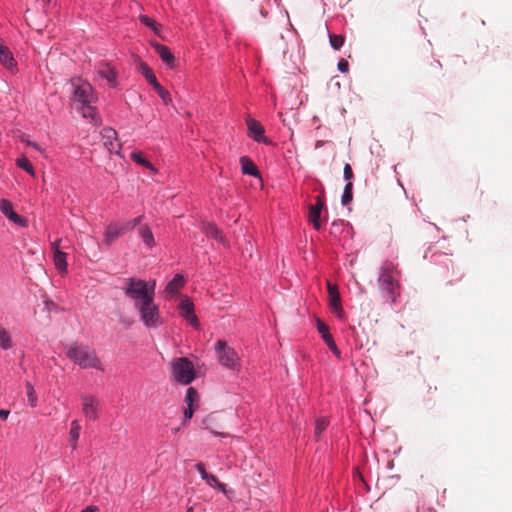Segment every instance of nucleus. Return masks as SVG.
<instances>
[{
	"mask_svg": "<svg viewBox=\"0 0 512 512\" xmlns=\"http://www.w3.org/2000/svg\"><path fill=\"white\" fill-rule=\"evenodd\" d=\"M125 295L135 301L143 320H154L158 307L154 304L156 281L131 277L125 280Z\"/></svg>",
	"mask_w": 512,
	"mask_h": 512,
	"instance_id": "obj_1",
	"label": "nucleus"
},
{
	"mask_svg": "<svg viewBox=\"0 0 512 512\" xmlns=\"http://www.w3.org/2000/svg\"><path fill=\"white\" fill-rule=\"evenodd\" d=\"M66 355L81 368H94L101 371L104 370L96 352L86 345H78L76 343L71 344L66 348Z\"/></svg>",
	"mask_w": 512,
	"mask_h": 512,
	"instance_id": "obj_2",
	"label": "nucleus"
},
{
	"mask_svg": "<svg viewBox=\"0 0 512 512\" xmlns=\"http://www.w3.org/2000/svg\"><path fill=\"white\" fill-rule=\"evenodd\" d=\"M172 376L177 382L188 385L195 378L193 363L185 357L177 358L172 362Z\"/></svg>",
	"mask_w": 512,
	"mask_h": 512,
	"instance_id": "obj_3",
	"label": "nucleus"
},
{
	"mask_svg": "<svg viewBox=\"0 0 512 512\" xmlns=\"http://www.w3.org/2000/svg\"><path fill=\"white\" fill-rule=\"evenodd\" d=\"M216 358L227 369L236 370L240 367V358L237 352L229 347L224 340H218L215 345Z\"/></svg>",
	"mask_w": 512,
	"mask_h": 512,
	"instance_id": "obj_4",
	"label": "nucleus"
},
{
	"mask_svg": "<svg viewBox=\"0 0 512 512\" xmlns=\"http://www.w3.org/2000/svg\"><path fill=\"white\" fill-rule=\"evenodd\" d=\"M71 86L73 88L72 101L77 104L93 103L96 96L93 91V87L87 81L81 78H75L71 80Z\"/></svg>",
	"mask_w": 512,
	"mask_h": 512,
	"instance_id": "obj_5",
	"label": "nucleus"
},
{
	"mask_svg": "<svg viewBox=\"0 0 512 512\" xmlns=\"http://www.w3.org/2000/svg\"><path fill=\"white\" fill-rule=\"evenodd\" d=\"M399 272L397 270V265L391 261L383 262L380 268V274L378 278V285H392L399 283L397 276Z\"/></svg>",
	"mask_w": 512,
	"mask_h": 512,
	"instance_id": "obj_6",
	"label": "nucleus"
},
{
	"mask_svg": "<svg viewBox=\"0 0 512 512\" xmlns=\"http://www.w3.org/2000/svg\"><path fill=\"white\" fill-rule=\"evenodd\" d=\"M327 290H328L329 307L335 317L341 318L343 309H342L340 295L338 292V287H337V285L332 284L330 281H328L327 282Z\"/></svg>",
	"mask_w": 512,
	"mask_h": 512,
	"instance_id": "obj_7",
	"label": "nucleus"
},
{
	"mask_svg": "<svg viewBox=\"0 0 512 512\" xmlns=\"http://www.w3.org/2000/svg\"><path fill=\"white\" fill-rule=\"evenodd\" d=\"M248 126V136L251 137L254 141L259 143H264L266 145H271L272 141L269 140L267 137H265L264 133V127L262 124L252 118H248L247 121Z\"/></svg>",
	"mask_w": 512,
	"mask_h": 512,
	"instance_id": "obj_8",
	"label": "nucleus"
},
{
	"mask_svg": "<svg viewBox=\"0 0 512 512\" xmlns=\"http://www.w3.org/2000/svg\"><path fill=\"white\" fill-rule=\"evenodd\" d=\"M317 330L321 334L323 340L328 345L332 353L338 358L341 359V352L338 349L331 333L329 332V327L325 322H317Z\"/></svg>",
	"mask_w": 512,
	"mask_h": 512,
	"instance_id": "obj_9",
	"label": "nucleus"
},
{
	"mask_svg": "<svg viewBox=\"0 0 512 512\" xmlns=\"http://www.w3.org/2000/svg\"><path fill=\"white\" fill-rule=\"evenodd\" d=\"M102 138L104 146L110 153H119L118 148L120 145L117 143V133L112 128H104L102 131Z\"/></svg>",
	"mask_w": 512,
	"mask_h": 512,
	"instance_id": "obj_10",
	"label": "nucleus"
},
{
	"mask_svg": "<svg viewBox=\"0 0 512 512\" xmlns=\"http://www.w3.org/2000/svg\"><path fill=\"white\" fill-rule=\"evenodd\" d=\"M180 315L186 320H198L194 313V304L187 296H182L178 304Z\"/></svg>",
	"mask_w": 512,
	"mask_h": 512,
	"instance_id": "obj_11",
	"label": "nucleus"
},
{
	"mask_svg": "<svg viewBox=\"0 0 512 512\" xmlns=\"http://www.w3.org/2000/svg\"><path fill=\"white\" fill-rule=\"evenodd\" d=\"M379 290L381 292L382 297L388 303H394L397 298L400 296V284H388V285H379Z\"/></svg>",
	"mask_w": 512,
	"mask_h": 512,
	"instance_id": "obj_12",
	"label": "nucleus"
},
{
	"mask_svg": "<svg viewBox=\"0 0 512 512\" xmlns=\"http://www.w3.org/2000/svg\"><path fill=\"white\" fill-rule=\"evenodd\" d=\"M82 412L90 420L97 419V402L90 396H82Z\"/></svg>",
	"mask_w": 512,
	"mask_h": 512,
	"instance_id": "obj_13",
	"label": "nucleus"
},
{
	"mask_svg": "<svg viewBox=\"0 0 512 512\" xmlns=\"http://www.w3.org/2000/svg\"><path fill=\"white\" fill-rule=\"evenodd\" d=\"M185 280L184 277L180 274H176L174 278L168 282L164 289L165 297H173L177 295L180 289L184 286Z\"/></svg>",
	"mask_w": 512,
	"mask_h": 512,
	"instance_id": "obj_14",
	"label": "nucleus"
},
{
	"mask_svg": "<svg viewBox=\"0 0 512 512\" xmlns=\"http://www.w3.org/2000/svg\"><path fill=\"white\" fill-rule=\"evenodd\" d=\"M0 62L6 69L10 70L11 72L16 70V61L8 47L5 46L3 42L0 44Z\"/></svg>",
	"mask_w": 512,
	"mask_h": 512,
	"instance_id": "obj_15",
	"label": "nucleus"
},
{
	"mask_svg": "<svg viewBox=\"0 0 512 512\" xmlns=\"http://www.w3.org/2000/svg\"><path fill=\"white\" fill-rule=\"evenodd\" d=\"M323 206H324V203L320 196L317 197L316 204L310 206L309 221H310V223L313 224V226L316 230H319L321 228L320 214H321V210H322Z\"/></svg>",
	"mask_w": 512,
	"mask_h": 512,
	"instance_id": "obj_16",
	"label": "nucleus"
},
{
	"mask_svg": "<svg viewBox=\"0 0 512 512\" xmlns=\"http://www.w3.org/2000/svg\"><path fill=\"white\" fill-rule=\"evenodd\" d=\"M97 74L107 80L110 86L116 85V72L113 67L110 66L108 63H101L98 66Z\"/></svg>",
	"mask_w": 512,
	"mask_h": 512,
	"instance_id": "obj_17",
	"label": "nucleus"
},
{
	"mask_svg": "<svg viewBox=\"0 0 512 512\" xmlns=\"http://www.w3.org/2000/svg\"><path fill=\"white\" fill-rule=\"evenodd\" d=\"M125 232V228L117 224L111 223L108 225L104 234V242L111 245L117 238Z\"/></svg>",
	"mask_w": 512,
	"mask_h": 512,
	"instance_id": "obj_18",
	"label": "nucleus"
},
{
	"mask_svg": "<svg viewBox=\"0 0 512 512\" xmlns=\"http://www.w3.org/2000/svg\"><path fill=\"white\" fill-rule=\"evenodd\" d=\"M203 232L209 238H213L218 243L226 245L225 237L222 232L212 223H206L203 225Z\"/></svg>",
	"mask_w": 512,
	"mask_h": 512,
	"instance_id": "obj_19",
	"label": "nucleus"
},
{
	"mask_svg": "<svg viewBox=\"0 0 512 512\" xmlns=\"http://www.w3.org/2000/svg\"><path fill=\"white\" fill-rule=\"evenodd\" d=\"M154 48L165 64L170 67L174 65L175 57L167 46L162 44H155Z\"/></svg>",
	"mask_w": 512,
	"mask_h": 512,
	"instance_id": "obj_20",
	"label": "nucleus"
},
{
	"mask_svg": "<svg viewBox=\"0 0 512 512\" xmlns=\"http://www.w3.org/2000/svg\"><path fill=\"white\" fill-rule=\"evenodd\" d=\"M138 70L146 78V80L153 86V88H157V86L160 85L152 69L146 63L140 62L138 64Z\"/></svg>",
	"mask_w": 512,
	"mask_h": 512,
	"instance_id": "obj_21",
	"label": "nucleus"
},
{
	"mask_svg": "<svg viewBox=\"0 0 512 512\" xmlns=\"http://www.w3.org/2000/svg\"><path fill=\"white\" fill-rule=\"evenodd\" d=\"M77 109L81 112L84 118L91 119L94 124L98 123L96 110L92 106V103L78 104Z\"/></svg>",
	"mask_w": 512,
	"mask_h": 512,
	"instance_id": "obj_22",
	"label": "nucleus"
},
{
	"mask_svg": "<svg viewBox=\"0 0 512 512\" xmlns=\"http://www.w3.org/2000/svg\"><path fill=\"white\" fill-rule=\"evenodd\" d=\"M240 164L243 174L258 176L259 171L253 161L247 157L243 156L240 158Z\"/></svg>",
	"mask_w": 512,
	"mask_h": 512,
	"instance_id": "obj_23",
	"label": "nucleus"
},
{
	"mask_svg": "<svg viewBox=\"0 0 512 512\" xmlns=\"http://www.w3.org/2000/svg\"><path fill=\"white\" fill-rule=\"evenodd\" d=\"M139 235L143 241V243L148 247V248H153L155 246V240H154V236H153V233L150 229L149 226L147 225H143L139 228Z\"/></svg>",
	"mask_w": 512,
	"mask_h": 512,
	"instance_id": "obj_24",
	"label": "nucleus"
},
{
	"mask_svg": "<svg viewBox=\"0 0 512 512\" xmlns=\"http://www.w3.org/2000/svg\"><path fill=\"white\" fill-rule=\"evenodd\" d=\"M80 430H81V427H80L79 422L77 420H73L71 422V428H70V432H69V442L73 449H75L77 447V441L80 436Z\"/></svg>",
	"mask_w": 512,
	"mask_h": 512,
	"instance_id": "obj_25",
	"label": "nucleus"
},
{
	"mask_svg": "<svg viewBox=\"0 0 512 512\" xmlns=\"http://www.w3.org/2000/svg\"><path fill=\"white\" fill-rule=\"evenodd\" d=\"M66 253L61 250H57L56 253L53 254V260L55 267L61 272L67 271V262H66Z\"/></svg>",
	"mask_w": 512,
	"mask_h": 512,
	"instance_id": "obj_26",
	"label": "nucleus"
},
{
	"mask_svg": "<svg viewBox=\"0 0 512 512\" xmlns=\"http://www.w3.org/2000/svg\"><path fill=\"white\" fill-rule=\"evenodd\" d=\"M131 159L136 162L137 164L145 167V168H148V169H151V170H154V167L153 165L150 163V161H148L144 155L142 154V152H133L131 154Z\"/></svg>",
	"mask_w": 512,
	"mask_h": 512,
	"instance_id": "obj_27",
	"label": "nucleus"
},
{
	"mask_svg": "<svg viewBox=\"0 0 512 512\" xmlns=\"http://www.w3.org/2000/svg\"><path fill=\"white\" fill-rule=\"evenodd\" d=\"M0 347L4 350L12 347V340L10 334L0 326Z\"/></svg>",
	"mask_w": 512,
	"mask_h": 512,
	"instance_id": "obj_28",
	"label": "nucleus"
},
{
	"mask_svg": "<svg viewBox=\"0 0 512 512\" xmlns=\"http://www.w3.org/2000/svg\"><path fill=\"white\" fill-rule=\"evenodd\" d=\"M16 164L19 168L25 170L30 175H32V176L35 175L34 168L27 157L22 156V157L18 158L16 161Z\"/></svg>",
	"mask_w": 512,
	"mask_h": 512,
	"instance_id": "obj_29",
	"label": "nucleus"
},
{
	"mask_svg": "<svg viewBox=\"0 0 512 512\" xmlns=\"http://www.w3.org/2000/svg\"><path fill=\"white\" fill-rule=\"evenodd\" d=\"M352 189H353V183L347 182L344 187V192H343V195L341 198V202L343 205H347L349 202L352 201V199H353Z\"/></svg>",
	"mask_w": 512,
	"mask_h": 512,
	"instance_id": "obj_30",
	"label": "nucleus"
},
{
	"mask_svg": "<svg viewBox=\"0 0 512 512\" xmlns=\"http://www.w3.org/2000/svg\"><path fill=\"white\" fill-rule=\"evenodd\" d=\"M26 392L28 397V402L31 407H35L37 405V395L35 390L30 382H26Z\"/></svg>",
	"mask_w": 512,
	"mask_h": 512,
	"instance_id": "obj_31",
	"label": "nucleus"
},
{
	"mask_svg": "<svg viewBox=\"0 0 512 512\" xmlns=\"http://www.w3.org/2000/svg\"><path fill=\"white\" fill-rule=\"evenodd\" d=\"M329 41H330V45L335 50H339L343 46L345 38L342 35L330 34Z\"/></svg>",
	"mask_w": 512,
	"mask_h": 512,
	"instance_id": "obj_32",
	"label": "nucleus"
},
{
	"mask_svg": "<svg viewBox=\"0 0 512 512\" xmlns=\"http://www.w3.org/2000/svg\"><path fill=\"white\" fill-rule=\"evenodd\" d=\"M328 421L325 418H319L316 420L314 434L318 438L320 434L327 428Z\"/></svg>",
	"mask_w": 512,
	"mask_h": 512,
	"instance_id": "obj_33",
	"label": "nucleus"
},
{
	"mask_svg": "<svg viewBox=\"0 0 512 512\" xmlns=\"http://www.w3.org/2000/svg\"><path fill=\"white\" fill-rule=\"evenodd\" d=\"M205 481L209 486L218 488L224 493L226 492L225 484L221 483L214 475L210 474V476Z\"/></svg>",
	"mask_w": 512,
	"mask_h": 512,
	"instance_id": "obj_34",
	"label": "nucleus"
},
{
	"mask_svg": "<svg viewBox=\"0 0 512 512\" xmlns=\"http://www.w3.org/2000/svg\"><path fill=\"white\" fill-rule=\"evenodd\" d=\"M197 399H198L197 391L193 387L188 388L186 397H185V402L187 403V406H190V407L193 406V403L195 401H197Z\"/></svg>",
	"mask_w": 512,
	"mask_h": 512,
	"instance_id": "obj_35",
	"label": "nucleus"
},
{
	"mask_svg": "<svg viewBox=\"0 0 512 512\" xmlns=\"http://www.w3.org/2000/svg\"><path fill=\"white\" fill-rule=\"evenodd\" d=\"M154 89L157 91L158 95L163 100L165 105H168L172 102L170 93L167 90H165L161 85L157 86V88Z\"/></svg>",
	"mask_w": 512,
	"mask_h": 512,
	"instance_id": "obj_36",
	"label": "nucleus"
},
{
	"mask_svg": "<svg viewBox=\"0 0 512 512\" xmlns=\"http://www.w3.org/2000/svg\"><path fill=\"white\" fill-rule=\"evenodd\" d=\"M0 210L7 217L11 212H13L12 203L9 200L2 199L0 201Z\"/></svg>",
	"mask_w": 512,
	"mask_h": 512,
	"instance_id": "obj_37",
	"label": "nucleus"
},
{
	"mask_svg": "<svg viewBox=\"0 0 512 512\" xmlns=\"http://www.w3.org/2000/svg\"><path fill=\"white\" fill-rule=\"evenodd\" d=\"M140 21L145 24L146 26L150 27L151 29H153L155 32L157 31V28H158V24L156 23L155 20L151 19L150 17L146 16V15H141L139 17Z\"/></svg>",
	"mask_w": 512,
	"mask_h": 512,
	"instance_id": "obj_38",
	"label": "nucleus"
},
{
	"mask_svg": "<svg viewBox=\"0 0 512 512\" xmlns=\"http://www.w3.org/2000/svg\"><path fill=\"white\" fill-rule=\"evenodd\" d=\"M7 218L14 222L15 224H18L20 226H26L27 221L22 218L20 215H18L15 211L11 212Z\"/></svg>",
	"mask_w": 512,
	"mask_h": 512,
	"instance_id": "obj_39",
	"label": "nucleus"
},
{
	"mask_svg": "<svg viewBox=\"0 0 512 512\" xmlns=\"http://www.w3.org/2000/svg\"><path fill=\"white\" fill-rule=\"evenodd\" d=\"M143 216L136 217L132 221L126 222L122 225L125 228V232L134 229L137 225H139L142 221Z\"/></svg>",
	"mask_w": 512,
	"mask_h": 512,
	"instance_id": "obj_40",
	"label": "nucleus"
},
{
	"mask_svg": "<svg viewBox=\"0 0 512 512\" xmlns=\"http://www.w3.org/2000/svg\"><path fill=\"white\" fill-rule=\"evenodd\" d=\"M195 468L199 472V474L201 475V478L203 480H207V478L210 476V474L205 469L204 463H202V462L197 463Z\"/></svg>",
	"mask_w": 512,
	"mask_h": 512,
	"instance_id": "obj_41",
	"label": "nucleus"
},
{
	"mask_svg": "<svg viewBox=\"0 0 512 512\" xmlns=\"http://www.w3.org/2000/svg\"><path fill=\"white\" fill-rule=\"evenodd\" d=\"M343 176H344L345 180H347L348 182H351L354 175H353V170L349 164L344 165Z\"/></svg>",
	"mask_w": 512,
	"mask_h": 512,
	"instance_id": "obj_42",
	"label": "nucleus"
},
{
	"mask_svg": "<svg viewBox=\"0 0 512 512\" xmlns=\"http://www.w3.org/2000/svg\"><path fill=\"white\" fill-rule=\"evenodd\" d=\"M338 70L342 73H346L348 72L349 70V64H348V61H346L345 59H341L339 62H338Z\"/></svg>",
	"mask_w": 512,
	"mask_h": 512,
	"instance_id": "obj_43",
	"label": "nucleus"
},
{
	"mask_svg": "<svg viewBox=\"0 0 512 512\" xmlns=\"http://www.w3.org/2000/svg\"><path fill=\"white\" fill-rule=\"evenodd\" d=\"M193 413H194L193 406H191V407L188 406V408L184 412V416L186 419H191L193 416Z\"/></svg>",
	"mask_w": 512,
	"mask_h": 512,
	"instance_id": "obj_44",
	"label": "nucleus"
},
{
	"mask_svg": "<svg viewBox=\"0 0 512 512\" xmlns=\"http://www.w3.org/2000/svg\"><path fill=\"white\" fill-rule=\"evenodd\" d=\"M60 241H61V240H60V239H58V240H56V241H54V242L52 243V251H53V254H54V253H56V251H57V250H60V248H59Z\"/></svg>",
	"mask_w": 512,
	"mask_h": 512,
	"instance_id": "obj_45",
	"label": "nucleus"
},
{
	"mask_svg": "<svg viewBox=\"0 0 512 512\" xmlns=\"http://www.w3.org/2000/svg\"><path fill=\"white\" fill-rule=\"evenodd\" d=\"M9 416V411L8 410H4V409H1L0 410V419H7Z\"/></svg>",
	"mask_w": 512,
	"mask_h": 512,
	"instance_id": "obj_46",
	"label": "nucleus"
},
{
	"mask_svg": "<svg viewBox=\"0 0 512 512\" xmlns=\"http://www.w3.org/2000/svg\"><path fill=\"white\" fill-rule=\"evenodd\" d=\"M98 508L96 506H88L84 508L81 512H96Z\"/></svg>",
	"mask_w": 512,
	"mask_h": 512,
	"instance_id": "obj_47",
	"label": "nucleus"
},
{
	"mask_svg": "<svg viewBox=\"0 0 512 512\" xmlns=\"http://www.w3.org/2000/svg\"><path fill=\"white\" fill-rule=\"evenodd\" d=\"M28 145L33 147L34 149L40 151V147H39V145L37 143H35V142H28Z\"/></svg>",
	"mask_w": 512,
	"mask_h": 512,
	"instance_id": "obj_48",
	"label": "nucleus"
},
{
	"mask_svg": "<svg viewBox=\"0 0 512 512\" xmlns=\"http://www.w3.org/2000/svg\"><path fill=\"white\" fill-rule=\"evenodd\" d=\"M325 144L324 141L322 140H318L316 143H315V148L318 149L320 147H322L323 145Z\"/></svg>",
	"mask_w": 512,
	"mask_h": 512,
	"instance_id": "obj_49",
	"label": "nucleus"
},
{
	"mask_svg": "<svg viewBox=\"0 0 512 512\" xmlns=\"http://www.w3.org/2000/svg\"><path fill=\"white\" fill-rule=\"evenodd\" d=\"M192 323L194 324L195 328H197V329L199 328V324H200V322L195 321V322H192Z\"/></svg>",
	"mask_w": 512,
	"mask_h": 512,
	"instance_id": "obj_50",
	"label": "nucleus"
},
{
	"mask_svg": "<svg viewBox=\"0 0 512 512\" xmlns=\"http://www.w3.org/2000/svg\"><path fill=\"white\" fill-rule=\"evenodd\" d=\"M186 512H193V508L189 507Z\"/></svg>",
	"mask_w": 512,
	"mask_h": 512,
	"instance_id": "obj_51",
	"label": "nucleus"
},
{
	"mask_svg": "<svg viewBox=\"0 0 512 512\" xmlns=\"http://www.w3.org/2000/svg\"><path fill=\"white\" fill-rule=\"evenodd\" d=\"M44 2V4H48L50 2V0H42Z\"/></svg>",
	"mask_w": 512,
	"mask_h": 512,
	"instance_id": "obj_52",
	"label": "nucleus"
},
{
	"mask_svg": "<svg viewBox=\"0 0 512 512\" xmlns=\"http://www.w3.org/2000/svg\"><path fill=\"white\" fill-rule=\"evenodd\" d=\"M214 433H215L216 435L224 436V434H223V433H216V432H214Z\"/></svg>",
	"mask_w": 512,
	"mask_h": 512,
	"instance_id": "obj_53",
	"label": "nucleus"
}]
</instances>
